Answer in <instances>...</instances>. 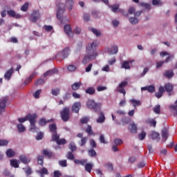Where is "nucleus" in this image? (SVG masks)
Returning a JSON list of instances; mask_svg holds the SVG:
<instances>
[{
  "label": "nucleus",
  "instance_id": "obj_1",
  "mask_svg": "<svg viewBox=\"0 0 177 177\" xmlns=\"http://www.w3.org/2000/svg\"><path fill=\"white\" fill-rule=\"evenodd\" d=\"M97 41H94L92 43H89L87 45L86 52L87 55H91L93 57H97L98 56L97 51L96 48H97Z\"/></svg>",
  "mask_w": 177,
  "mask_h": 177
},
{
  "label": "nucleus",
  "instance_id": "obj_2",
  "mask_svg": "<svg viewBox=\"0 0 177 177\" xmlns=\"http://www.w3.org/2000/svg\"><path fill=\"white\" fill-rule=\"evenodd\" d=\"M61 114V118L62 120H63V121H64L65 122H66V121H68V120H70V109L65 107L63 109L62 111H61L60 112Z\"/></svg>",
  "mask_w": 177,
  "mask_h": 177
},
{
  "label": "nucleus",
  "instance_id": "obj_3",
  "mask_svg": "<svg viewBox=\"0 0 177 177\" xmlns=\"http://www.w3.org/2000/svg\"><path fill=\"white\" fill-rule=\"evenodd\" d=\"M64 10H66V7L62 3H59L57 6V18L59 20H62V16H63V13H64Z\"/></svg>",
  "mask_w": 177,
  "mask_h": 177
},
{
  "label": "nucleus",
  "instance_id": "obj_4",
  "mask_svg": "<svg viewBox=\"0 0 177 177\" xmlns=\"http://www.w3.org/2000/svg\"><path fill=\"white\" fill-rule=\"evenodd\" d=\"M101 106L102 104L95 102V100H89L87 102V106L88 107V109H93L95 111L96 110H97V109H100Z\"/></svg>",
  "mask_w": 177,
  "mask_h": 177
},
{
  "label": "nucleus",
  "instance_id": "obj_5",
  "mask_svg": "<svg viewBox=\"0 0 177 177\" xmlns=\"http://www.w3.org/2000/svg\"><path fill=\"white\" fill-rule=\"evenodd\" d=\"M95 59H96V57H93L91 54H87L82 60V64H88V63L92 62V60H95Z\"/></svg>",
  "mask_w": 177,
  "mask_h": 177
},
{
  "label": "nucleus",
  "instance_id": "obj_6",
  "mask_svg": "<svg viewBox=\"0 0 177 177\" xmlns=\"http://www.w3.org/2000/svg\"><path fill=\"white\" fill-rule=\"evenodd\" d=\"M105 52L109 55H117L118 53V46L113 45L111 48H106Z\"/></svg>",
  "mask_w": 177,
  "mask_h": 177
},
{
  "label": "nucleus",
  "instance_id": "obj_7",
  "mask_svg": "<svg viewBox=\"0 0 177 177\" xmlns=\"http://www.w3.org/2000/svg\"><path fill=\"white\" fill-rule=\"evenodd\" d=\"M39 17H41L39 11H34L30 17V21H32V23H35Z\"/></svg>",
  "mask_w": 177,
  "mask_h": 177
},
{
  "label": "nucleus",
  "instance_id": "obj_8",
  "mask_svg": "<svg viewBox=\"0 0 177 177\" xmlns=\"http://www.w3.org/2000/svg\"><path fill=\"white\" fill-rule=\"evenodd\" d=\"M64 30L65 34H66L69 38H73V37H74V32H73V30H71V26L70 25H66Z\"/></svg>",
  "mask_w": 177,
  "mask_h": 177
},
{
  "label": "nucleus",
  "instance_id": "obj_9",
  "mask_svg": "<svg viewBox=\"0 0 177 177\" xmlns=\"http://www.w3.org/2000/svg\"><path fill=\"white\" fill-rule=\"evenodd\" d=\"M109 8L111 9L113 13H117L118 12H120V13H122V15L125 13V11H124V10L120 8V4H114L113 6H109Z\"/></svg>",
  "mask_w": 177,
  "mask_h": 177
},
{
  "label": "nucleus",
  "instance_id": "obj_10",
  "mask_svg": "<svg viewBox=\"0 0 177 177\" xmlns=\"http://www.w3.org/2000/svg\"><path fill=\"white\" fill-rule=\"evenodd\" d=\"M69 55L68 48H64L61 53L57 55V57H62V59H66Z\"/></svg>",
  "mask_w": 177,
  "mask_h": 177
},
{
  "label": "nucleus",
  "instance_id": "obj_11",
  "mask_svg": "<svg viewBox=\"0 0 177 177\" xmlns=\"http://www.w3.org/2000/svg\"><path fill=\"white\" fill-rule=\"evenodd\" d=\"M65 6L69 12H71L74 6V0H65Z\"/></svg>",
  "mask_w": 177,
  "mask_h": 177
},
{
  "label": "nucleus",
  "instance_id": "obj_12",
  "mask_svg": "<svg viewBox=\"0 0 177 177\" xmlns=\"http://www.w3.org/2000/svg\"><path fill=\"white\" fill-rule=\"evenodd\" d=\"M129 130L131 133H138V126L135 122H131L129 126Z\"/></svg>",
  "mask_w": 177,
  "mask_h": 177
},
{
  "label": "nucleus",
  "instance_id": "obj_13",
  "mask_svg": "<svg viewBox=\"0 0 177 177\" xmlns=\"http://www.w3.org/2000/svg\"><path fill=\"white\" fill-rule=\"evenodd\" d=\"M26 118L28 121L30 122V124H33L37 122V121H35V120H37V114H29L26 115Z\"/></svg>",
  "mask_w": 177,
  "mask_h": 177
},
{
  "label": "nucleus",
  "instance_id": "obj_14",
  "mask_svg": "<svg viewBox=\"0 0 177 177\" xmlns=\"http://www.w3.org/2000/svg\"><path fill=\"white\" fill-rule=\"evenodd\" d=\"M7 13L8 16H10V17H15V19L21 18V15H20L19 14H17L16 12H15V10H10L7 11Z\"/></svg>",
  "mask_w": 177,
  "mask_h": 177
},
{
  "label": "nucleus",
  "instance_id": "obj_15",
  "mask_svg": "<svg viewBox=\"0 0 177 177\" xmlns=\"http://www.w3.org/2000/svg\"><path fill=\"white\" fill-rule=\"evenodd\" d=\"M165 88L169 96H171V95H172L171 92L174 90V86L171 83L166 84L165 85Z\"/></svg>",
  "mask_w": 177,
  "mask_h": 177
},
{
  "label": "nucleus",
  "instance_id": "obj_16",
  "mask_svg": "<svg viewBox=\"0 0 177 177\" xmlns=\"http://www.w3.org/2000/svg\"><path fill=\"white\" fill-rule=\"evenodd\" d=\"M6 103H8V97H5L0 100V110L3 111L5 107H6Z\"/></svg>",
  "mask_w": 177,
  "mask_h": 177
},
{
  "label": "nucleus",
  "instance_id": "obj_17",
  "mask_svg": "<svg viewBox=\"0 0 177 177\" xmlns=\"http://www.w3.org/2000/svg\"><path fill=\"white\" fill-rule=\"evenodd\" d=\"M96 121L97 124H103L106 121V116H104V113L102 111L100 112V116Z\"/></svg>",
  "mask_w": 177,
  "mask_h": 177
},
{
  "label": "nucleus",
  "instance_id": "obj_18",
  "mask_svg": "<svg viewBox=\"0 0 177 177\" xmlns=\"http://www.w3.org/2000/svg\"><path fill=\"white\" fill-rule=\"evenodd\" d=\"M141 91H148L150 93L156 92V87L154 86H147L141 88Z\"/></svg>",
  "mask_w": 177,
  "mask_h": 177
},
{
  "label": "nucleus",
  "instance_id": "obj_19",
  "mask_svg": "<svg viewBox=\"0 0 177 177\" xmlns=\"http://www.w3.org/2000/svg\"><path fill=\"white\" fill-rule=\"evenodd\" d=\"M80 109H81V102H75L72 106V111L79 113Z\"/></svg>",
  "mask_w": 177,
  "mask_h": 177
},
{
  "label": "nucleus",
  "instance_id": "obj_20",
  "mask_svg": "<svg viewBox=\"0 0 177 177\" xmlns=\"http://www.w3.org/2000/svg\"><path fill=\"white\" fill-rule=\"evenodd\" d=\"M165 92V89L164 87L160 86L158 89V92L155 93V95L158 99H160V97H162V95H164V93Z\"/></svg>",
  "mask_w": 177,
  "mask_h": 177
},
{
  "label": "nucleus",
  "instance_id": "obj_21",
  "mask_svg": "<svg viewBox=\"0 0 177 177\" xmlns=\"http://www.w3.org/2000/svg\"><path fill=\"white\" fill-rule=\"evenodd\" d=\"M6 154L7 157H8L9 158H12V157H15V156L16 155V152H15V151H13V149H7Z\"/></svg>",
  "mask_w": 177,
  "mask_h": 177
},
{
  "label": "nucleus",
  "instance_id": "obj_22",
  "mask_svg": "<svg viewBox=\"0 0 177 177\" xmlns=\"http://www.w3.org/2000/svg\"><path fill=\"white\" fill-rule=\"evenodd\" d=\"M12 74H13V68H10L5 73L4 75L5 80H7V81H9V80H10V77H12Z\"/></svg>",
  "mask_w": 177,
  "mask_h": 177
},
{
  "label": "nucleus",
  "instance_id": "obj_23",
  "mask_svg": "<svg viewBox=\"0 0 177 177\" xmlns=\"http://www.w3.org/2000/svg\"><path fill=\"white\" fill-rule=\"evenodd\" d=\"M129 102L132 104L133 107L136 109V106H140L142 103H140V100L132 99L129 100Z\"/></svg>",
  "mask_w": 177,
  "mask_h": 177
},
{
  "label": "nucleus",
  "instance_id": "obj_24",
  "mask_svg": "<svg viewBox=\"0 0 177 177\" xmlns=\"http://www.w3.org/2000/svg\"><path fill=\"white\" fill-rule=\"evenodd\" d=\"M19 160L21 162H23V164H28V162H30V161H31L30 159H28V158H27L24 155L20 156Z\"/></svg>",
  "mask_w": 177,
  "mask_h": 177
},
{
  "label": "nucleus",
  "instance_id": "obj_25",
  "mask_svg": "<svg viewBox=\"0 0 177 177\" xmlns=\"http://www.w3.org/2000/svg\"><path fill=\"white\" fill-rule=\"evenodd\" d=\"M35 77H37V73H32L30 75V77L25 80L24 84L28 85V84H30V81H32L33 78H35Z\"/></svg>",
  "mask_w": 177,
  "mask_h": 177
},
{
  "label": "nucleus",
  "instance_id": "obj_26",
  "mask_svg": "<svg viewBox=\"0 0 177 177\" xmlns=\"http://www.w3.org/2000/svg\"><path fill=\"white\" fill-rule=\"evenodd\" d=\"M53 74H57V69H51L44 74V77H48V75H53Z\"/></svg>",
  "mask_w": 177,
  "mask_h": 177
},
{
  "label": "nucleus",
  "instance_id": "obj_27",
  "mask_svg": "<svg viewBox=\"0 0 177 177\" xmlns=\"http://www.w3.org/2000/svg\"><path fill=\"white\" fill-rule=\"evenodd\" d=\"M129 63H132V62H128L124 61L122 64V68H125V70H130L131 69V65H129Z\"/></svg>",
  "mask_w": 177,
  "mask_h": 177
},
{
  "label": "nucleus",
  "instance_id": "obj_28",
  "mask_svg": "<svg viewBox=\"0 0 177 177\" xmlns=\"http://www.w3.org/2000/svg\"><path fill=\"white\" fill-rule=\"evenodd\" d=\"M90 31H91V32H93V34H94L95 37H100V35H102V32H100V30L96 28H91Z\"/></svg>",
  "mask_w": 177,
  "mask_h": 177
},
{
  "label": "nucleus",
  "instance_id": "obj_29",
  "mask_svg": "<svg viewBox=\"0 0 177 177\" xmlns=\"http://www.w3.org/2000/svg\"><path fill=\"white\" fill-rule=\"evenodd\" d=\"M52 121H53V119L46 121V120H45V118H41V119H40V120H39L38 124H39V125H40L41 127H44V125H45L46 123L50 122H52Z\"/></svg>",
  "mask_w": 177,
  "mask_h": 177
},
{
  "label": "nucleus",
  "instance_id": "obj_30",
  "mask_svg": "<svg viewBox=\"0 0 177 177\" xmlns=\"http://www.w3.org/2000/svg\"><path fill=\"white\" fill-rule=\"evenodd\" d=\"M151 139H153V140H160V134L156 131H152L151 133Z\"/></svg>",
  "mask_w": 177,
  "mask_h": 177
},
{
  "label": "nucleus",
  "instance_id": "obj_31",
  "mask_svg": "<svg viewBox=\"0 0 177 177\" xmlns=\"http://www.w3.org/2000/svg\"><path fill=\"white\" fill-rule=\"evenodd\" d=\"M82 83L81 82L74 83L72 84L71 88L73 91H78V88L81 87Z\"/></svg>",
  "mask_w": 177,
  "mask_h": 177
},
{
  "label": "nucleus",
  "instance_id": "obj_32",
  "mask_svg": "<svg viewBox=\"0 0 177 177\" xmlns=\"http://www.w3.org/2000/svg\"><path fill=\"white\" fill-rule=\"evenodd\" d=\"M152 5L153 6H162L164 2H162V0H152Z\"/></svg>",
  "mask_w": 177,
  "mask_h": 177
},
{
  "label": "nucleus",
  "instance_id": "obj_33",
  "mask_svg": "<svg viewBox=\"0 0 177 177\" xmlns=\"http://www.w3.org/2000/svg\"><path fill=\"white\" fill-rule=\"evenodd\" d=\"M164 75L166 77V78H172V77H174V71H167L164 73Z\"/></svg>",
  "mask_w": 177,
  "mask_h": 177
},
{
  "label": "nucleus",
  "instance_id": "obj_34",
  "mask_svg": "<svg viewBox=\"0 0 177 177\" xmlns=\"http://www.w3.org/2000/svg\"><path fill=\"white\" fill-rule=\"evenodd\" d=\"M162 137L165 142L168 139V130L167 129H163L162 130Z\"/></svg>",
  "mask_w": 177,
  "mask_h": 177
},
{
  "label": "nucleus",
  "instance_id": "obj_35",
  "mask_svg": "<svg viewBox=\"0 0 177 177\" xmlns=\"http://www.w3.org/2000/svg\"><path fill=\"white\" fill-rule=\"evenodd\" d=\"M84 168L86 172L91 173L92 168H93V165H92V163H86Z\"/></svg>",
  "mask_w": 177,
  "mask_h": 177
},
{
  "label": "nucleus",
  "instance_id": "obj_36",
  "mask_svg": "<svg viewBox=\"0 0 177 177\" xmlns=\"http://www.w3.org/2000/svg\"><path fill=\"white\" fill-rule=\"evenodd\" d=\"M19 164H20V162L16 159L10 160V165L14 168H19Z\"/></svg>",
  "mask_w": 177,
  "mask_h": 177
},
{
  "label": "nucleus",
  "instance_id": "obj_37",
  "mask_svg": "<svg viewBox=\"0 0 177 177\" xmlns=\"http://www.w3.org/2000/svg\"><path fill=\"white\" fill-rule=\"evenodd\" d=\"M75 34V35H81L82 34V29H81L80 27L76 26L73 29V35Z\"/></svg>",
  "mask_w": 177,
  "mask_h": 177
},
{
  "label": "nucleus",
  "instance_id": "obj_38",
  "mask_svg": "<svg viewBox=\"0 0 177 177\" xmlns=\"http://www.w3.org/2000/svg\"><path fill=\"white\" fill-rule=\"evenodd\" d=\"M129 22L133 25L138 24V23H139V19H138L136 17H130Z\"/></svg>",
  "mask_w": 177,
  "mask_h": 177
},
{
  "label": "nucleus",
  "instance_id": "obj_39",
  "mask_svg": "<svg viewBox=\"0 0 177 177\" xmlns=\"http://www.w3.org/2000/svg\"><path fill=\"white\" fill-rule=\"evenodd\" d=\"M39 130V129L35 126V123H30V131L31 132H38Z\"/></svg>",
  "mask_w": 177,
  "mask_h": 177
},
{
  "label": "nucleus",
  "instance_id": "obj_40",
  "mask_svg": "<svg viewBox=\"0 0 177 177\" xmlns=\"http://www.w3.org/2000/svg\"><path fill=\"white\" fill-rule=\"evenodd\" d=\"M86 132L88 133L89 136L92 135L95 136V133H93V130H92V127L90 125H88L87 128L86 129Z\"/></svg>",
  "mask_w": 177,
  "mask_h": 177
},
{
  "label": "nucleus",
  "instance_id": "obj_41",
  "mask_svg": "<svg viewBox=\"0 0 177 177\" xmlns=\"http://www.w3.org/2000/svg\"><path fill=\"white\" fill-rule=\"evenodd\" d=\"M17 129L18 131L19 132V133H22V132H25L26 131V127H24V125H23V124H17Z\"/></svg>",
  "mask_w": 177,
  "mask_h": 177
},
{
  "label": "nucleus",
  "instance_id": "obj_42",
  "mask_svg": "<svg viewBox=\"0 0 177 177\" xmlns=\"http://www.w3.org/2000/svg\"><path fill=\"white\" fill-rule=\"evenodd\" d=\"M49 129L50 131L52 132V133H56V130L57 129V127H56V124H52L49 125Z\"/></svg>",
  "mask_w": 177,
  "mask_h": 177
},
{
  "label": "nucleus",
  "instance_id": "obj_43",
  "mask_svg": "<svg viewBox=\"0 0 177 177\" xmlns=\"http://www.w3.org/2000/svg\"><path fill=\"white\" fill-rule=\"evenodd\" d=\"M153 112L156 113V114H160V113H161V106H160V104H158L153 108Z\"/></svg>",
  "mask_w": 177,
  "mask_h": 177
},
{
  "label": "nucleus",
  "instance_id": "obj_44",
  "mask_svg": "<svg viewBox=\"0 0 177 177\" xmlns=\"http://www.w3.org/2000/svg\"><path fill=\"white\" fill-rule=\"evenodd\" d=\"M140 6L147 9V10H150L151 9V5L147 3H140Z\"/></svg>",
  "mask_w": 177,
  "mask_h": 177
},
{
  "label": "nucleus",
  "instance_id": "obj_45",
  "mask_svg": "<svg viewBox=\"0 0 177 177\" xmlns=\"http://www.w3.org/2000/svg\"><path fill=\"white\" fill-rule=\"evenodd\" d=\"M48 174L49 171H48V169L45 167H43L41 169H40L41 177H44V175H48Z\"/></svg>",
  "mask_w": 177,
  "mask_h": 177
},
{
  "label": "nucleus",
  "instance_id": "obj_46",
  "mask_svg": "<svg viewBox=\"0 0 177 177\" xmlns=\"http://www.w3.org/2000/svg\"><path fill=\"white\" fill-rule=\"evenodd\" d=\"M68 71L71 73H73V71H75L77 70V66L75 65L70 64L67 67Z\"/></svg>",
  "mask_w": 177,
  "mask_h": 177
},
{
  "label": "nucleus",
  "instance_id": "obj_47",
  "mask_svg": "<svg viewBox=\"0 0 177 177\" xmlns=\"http://www.w3.org/2000/svg\"><path fill=\"white\" fill-rule=\"evenodd\" d=\"M41 92H42V90H41V89L37 90V91L33 93L34 98H35V99H39V95H41Z\"/></svg>",
  "mask_w": 177,
  "mask_h": 177
},
{
  "label": "nucleus",
  "instance_id": "obj_48",
  "mask_svg": "<svg viewBox=\"0 0 177 177\" xmlns=\"http://www.w3.org/2000/svg\"><path fill=\"white\" fill-rule=\"evenodd\" d=\"M145 138H146V132L142 131L140 134H138L139 140H144Z\"/></svg>",
  "mask_w": 177,
  "mask_h": 177
},
{
  "label": "nucleus",
  "instance_id": "obj_49",
  "mask_svg": "<svg viewBox=\"0 0 177 177\" xmlns=\"http://www.w3.org/2000/svg\"><path fill=\"white\" fill-rule=\"evenodd\" d=\"M21 10L22 12H27L28 10V3H25L21 7Z\"/></svg>",
  "mask_w": 177,
  "mask_h": 177
},
{
  "label": "nucleus",
  "instance_id": "obj_50",
  "mask_svg": "<svg viewBox=\"0 0 177 177\" xmlns=\"http://www.w3.org/2000/svg\"><path fill=\"white\" fill-rule=\"evenodd\" d=\"M59 138H60V136H59V134H57V132L53 133V137H52L53 140H55L56 142H57V140H59Z\"/></svg>",
  "mask_w": 177,
  "mask_h": 177
},
{
  "label": "nucleus",
  "instance_id": "obj_51",
  "mask_svg": "<svg viewBox=\"0 0 177 177\" xmlns=\"http://www.w3.org/2000/svg\"><path fill=\"white\" fill-rule=\"evenodd\" d=\"M89 122V118L88 117H83L80 119L81 124H86Z\"/></svg>",
  "mask_w": 177,
  "mask_h": 177
},
{
  "label": "nucleus",
  "instance_id": "obj_52",
  "mask_svg": "<svg viewBox=\"0 0 177 177\" xmlns=\"http://www.w3.org/2000/svg\"><path fill=\"white\" fill-rule=\"evenodd\" d=\"M69 149L72 151H75V150H77V147L75 146V144L74 142H71L69 145Z\"/></svg>",
  "mask_w": 177,
  "mask_h": 177
},
{
  "label": "nucleus",
  "instance_id": "obj_53",
  "mask_svg": "<svg viewBox=\"0 0 177 177\" xmlns=\"http://www.w3.org/2000/svg\"><path fill=\"white\" fill-rule=\"evenodd\" d=\"M86 93H88V95H93L95 93V88L92 87H89L86 91Z\"/></svg>",
  "mask_w": 177,
  "mask_h": 177
},
{
  "label": "nucleus",
  "instance_id": "obj_54",
  "mask_svg": "<svg viewBox=\"0 0 177 177\" xmlns=\"http://www.w3.org/2000/svg\"><path fill=\"white\" fill-rule=\"evenodd\" d=\"M9 145V141L7 140H0V147L8 146Z\"/></svg>",
  "mask_w": 177,
  "mask_h": 177
},
{
  "label": "nucleus",
  "instance_id": "obj_55",
  "mask_svg": "<svg viewBox=\"0 0 177 177\" xmlns=\"http://www.w3.org/2000/svg\"><path fill=\"white\" fill-rule=\"evenodd\" d=\"M100 143H103V145H107V142L104 140V135L101 134L100 136Z\"/></svg>",
  "mask_w": 177,
  "mask_h": 177
},
{
  "label": "nucleus",
  "instance_id": "obj_56",
  "mask_svg": "<svg viewBox=\"0 0 177 177\" xmlns=\"http://www.w3.org/2000/svg\"><path fill=\"white\" fill-rule=\"evenodd\" d=\"M37 162L39 165H44V156H39L37 158Z\"/></svg>",
  "mask_w": 177,
  "mask_h": 177
},
{
  "label": "nucleus",
  "instance_id": "obj_57",
  "mask_svg": "<svg viewBox=\"0 0 177 177\" xmlns=\"http://www.w3.org/2000/svg\"><path fill=\"white\" fill-rule=\"evenodd\" d=\"M88 155L91 157H96V151L94 149H91L88 150Z\"/></svg>",
  "mask_w": 177,
  "mask_h": 177
},
{
  "label": "nucleus",
  "instance_id": "obj_58",
  "mask_svg": "<svg viewBox=\"0 0 177 177\" xmlns=\"http://www.w3.org/2000/svg\"><path fill=\"white\" fill-rule=\"evenodd\" d=\"M43 153L44 154V156H46V157H48L49 158H50V157H52V152L45 149L43 151Z\"/></svg>",
  "mask_w": 177,
  "mask_h": 177
},
{
  "label": "nucleus",
  "instance_id": "obj_59",
  "mask_svg": "<svg viewBox=\"0 0 177 177\" xmlns=\"http://www.w3.org/2000/svg\"><path fill=\"white\" fill-rule=\"evenodd\" d=\"M51 93L52 95H53L54 96H57V95H59V93H60V90L59 88L57 89H53L51 91Z\"/></svg>",
  "mask_w": 177,
  "mask_h": 177
},
{
  "label": "nucleus",
  "instance_id": "obj_60",
  "mask_svg": "<svg viewBox=\"0 0 177 177\" xmlns=\"http://www.w3.org/2000/svg\"><path fill=\"white\" fill-rule=\"evenodd\" d=\"M86 142H88V138L84 137L82 138L80 142V146H85V144L86 143Z\"/></svg>",
  "mask_w": 177,
  "mask_h": 177
},
{
  "label": "nucleus",
  "instance_id": "obj_61",
  "mask_svg": "<svg viewBox=\"0 0 177 177\" xmlns=\"http://www.w3.org/2000/svg\"><path fill=\"white\" fill-rule=\"evenodd\" d=\"M59 164L61 167H67V160H59Z\"/></svg>",
  "mask_w": 177,
  "mask_h": 177
},
{
  "label": "nucleus",
  "instance_id": "obj_62",
  "mask_svg": "<svg viewBox=\"0 0 177 177\" xmlns=\"http://www.w3.org/2000/svg\"><path fill=\"white\" fill-rule=\"evenodd\" d=\"M68 160H74V155L72 152H68L66 155Z\"/></svg>",
  "mask_w": 177,
  "mask_h": 177
},
{
  "label": "nucleus",
  "instance_id": "obj_63",
  "mask_svg": "<svg viewBox=\"0 0 177 177\" xmlns=\"http://www.w3.org/2000/svg\"><path fill=\"white\" fill-rule=\"evenodd\" d=\"M44 138V133L40 132L37 133V136H36L37 140H41Z\"/></svg>",
  "mask_w": 177,
  "mask_h": 177
},
{
  "label": "nucleus",
  "instance_id": "obj_64",
  "mask_svg": "<svg viewBox=\"0 0 177 177\" xmlns=\"http://www.w3.org/2000/svg\"><path fill=\"white\" fill-rule=\"evenodd\" d=\"M57 145H66V140L65 139H61L57 140Z\"/></svg>",
  "mask_w": 177,
  "mask_h": 177
}]
</instances>
